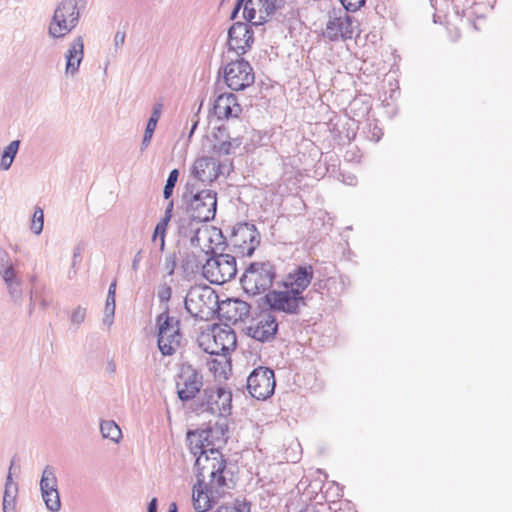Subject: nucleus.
Listing matches in <instances>:
<instances>
[{"label": "nucleus", "instance_id": "nucleus-29", "mask_svg": "<svg viewBox=\"0 0 512 512\" xmlns=\"http://www.w3.org/2000/svg\"><path fill=\"white\" fill-rule=\"evenodd\" d=\"M20 144V140H13L3 149L0 157V170L7 171L11 168Z\"/></svg>", "mask_w": 512, "mask_h": 512}, {"label": "nucleus", "instance_id": "nucleus-6", "mask_svg": "<svg viewBox=\"0 0 512 512\" xmlns=\"http://www.w3.org/2000/svg\"><path fill=\"white\" fill-rule=\"evenodd\" d=\"M210 252L213 255L202 265L203 277L210 283L217 285L233 279L237 274L235 257L225 253L217 254L213 249Z\"/></svg>", "mask_w": 512, "mask_h": 512}, {"label": "nucleus", "instance_id": "nucleus-1", "mask_svg": "<svg viewBox=\"0 0 512 512\" xmlns=\"http://www.w3.org/2000/svg\"><path fill=\"white\" fill-rule=\"evenodd\" d=\"M210 458L200 457L195 461L197 483L193 487V506L197 512H206L212 508L214 498L224 488H231L226 479V460L220 451L211 450Z\"/></svg>", "mask_w": 512, "mask_h": 512}, {"label": "nucleus", "instance_id": "nucleus-30", "mask_svg": "<svg viewBox=\"0 0 512 512\" xmlns=\"http://www.w3.org/2000/svg\"><path fill=\"white\" fill-rule=\"evenodd\" d=\"M39 486L41 494H47L48 491L58 490V480L54 467L50 465L45 466L42 471Z\"/></svg>", "mask_w": 512, "mask_h": 512}, {"label": "nucleus", "instance_id": "nucleus-52", "mask_svg": "<svg viewBox=\"0 0 512 512\" xmlns=\"http://www.w3.org/2000/svg\"><path fill=\"white\" fill-rule=\"evenodd\" d=\"M80 255H81V247L77 246L74 248V253H73V264H72L73 267H75L77 258L80 257Z\"/></svg>", "mask_w": 512, "mask_h": 512}, {"label": "nucleus", "instance_id": "nucleus-48", "mask_svg": "<svg viewBox=\"0 0 512 512\" xmlns=\"http://www.w3.org/2000/svg\"><path fill=\"white\" fill-rule=\"evenodd\" d=\"M14 487H18L16 483L13 482L11 472L8 473L5 483V490L4 491H13Z\"/></svg>", "mask_w": 512, "mask_h": 512}, {"label": "nucleus", "instance_id": "nucleus-24", "mask_svg": "<svg viewBox=\"0 0 512 512\" xmlns=\"http://www.w3.org/2000/svg\"><path fill=\"white\" fill-rule=\"evenodd\" d=\"M84 58V38L77 36L69 44V48L65 53V73L74 76L78 73L80 64Z\"/></svg>", "mask_w": 512, "mask_h": 512}, {"label": "nucleus", "instance_id": "nucleus-40", "mask_svg": "<svg viewBox=\"0 0 512 512\" xmlns=\"http://www.w3.org/2000/svg\"><path fill=\"white\" fill-rule=\"evenodd\" d=\"M86 318V308L77 306L71 313L70 321L73 325L79 327Z\"/></svg>", "mask_w": 512, "mask_h": 512}, {"label": "nucleus", "instance_id": "nucleus-49", "mask_svg": "<svg viewBox=\"0 0 512 512\" xmlns=\"http://www.w3.org/2000/svg\"><path fill=\"white\" fill-rule=\"evenodd\" d=\"M173 209H174V203H173V201L171 200V201L167 204V206H166V208H165L164 216H165V217H167V218H169V219H171V218H172V216H173Z\"/></svg>", "mask_w": 512, "mask_h": 512}, {"label": "nucleus", "instance_id": "nucleus-45", "mask_svg": "<svg viewBox=\"0 0 512 512\" xmlns=\"http://www.w3.org/2000/svg\"><path fill=\"white\" fill-rule=\"evenodd\" d=\"M15 267L14 263L12 262L9 254L5 251V250H0V271H2V269H7V268H13Z\"/></svg>", "mask_w": 512, "mask_h": 512}, {"label": "nucleus", "instance_id": "nucleus-54", "mask_svg": "<svg viewBox=\"0 0 512 512\" xmlns=\"http://www.w3.org/2000/svg\"><path fill=\"white\" fill-rule=\"evenodd\" d=\"M177 510V504L175 502L171 503L168 512H177Z\"/></svg>", "mask_w": 512, "mask_h": 512}, {"label": "nucleus", "instance_id": "nucleus-22", "mask_svg": "<svg viewBox=\"0 0 512 512\" xmlns=\"http://www.w3.org/2000/svg\"><path fill=\"white\" fill-rule=\"evenodd\" d=\"M241 111L242 108L233 93H222L214 101L213 112L218 119L237 118Z\"/></svg>", "mask_w": 512, "mask_h": 512}, {"label": "nucleus", "instance_id": "nucleus-11", "mask_svg": "<svg viewBox=\"0 0 512 512\" xmlns=\"http://www.w3.org/2000/svg\"><path fill=\"white\" fill-rule=\"evenodd\" d=\"M216 295L208 286L191 287L184 300L185 309L195 318L204 319L212 311Z\"/></svg>", "mask_w": 512, "mask_h": 512}, {"label": "nucleus", "instance_id": "nucleus-38", "mask_svg": "<svg viewBox=\"0 0 512 512\" xmlns=\"http://www.w3.org/2000/svg\"><path fill=\"white\" fill-rule=\"evenodd\" d=\"M18 487H14L13 491H4L2 509L3 512H14L16 507V497Z\"/></svg>", "mask_w": 512, "mask_h": 512}, {"label": "nucleus", "instance_id": "nucleus-53", "mask_svg": "<svg viewBox=\"0 0 512 512\" xmlns=\"http://www.w3.org/2000/svg\"><path fill=\"white\" fill-rule=\"evenodd\" d=\"M107 295L116 297V280L112 281V283L109 285Z\"/></svg>", "mask_w": 512, "mask_h": 512}, {"label": "nucleus", "instance_id": "nucleus-37", "mask_svg": "<svg viewBox=\"0 0 512 512\" xmlns=\"http://www.w3.org/2000/svg\"><path fill=\"white\" fill-rule=\"evenodd\" d=\"M43 226L44 211L41 207H36L32 217L30 229L35 235H40L43 231Z\"/></svg>", "mask_w": 512, "mask_h": 512}, {"label": "nucleus", "instance_id": "nucleus-25", "mask_svg": "<svg viewBox=\"0 0 512 512\" xmlns=\"http://www.w3.org/2000/svg\"><path fill=\"white\" fill-rule=\"evenodd\" d=\"M201 223L203 222L191 217V215L186 212L176 220L178 234L181 237L189 238L191 246L197 247L200 244L199 232Z\"/></svg>", "mask_w": 512, "mask_h": 512}, {"label": "nucleus", "instance_id": "nucleus-33", "mask_svg": "<svg viewBox=\"0 0 512 512\" xmlns=\"http://www.w3.org/2000/svg\"><path fill=\"white\" fill-rule=\"evenodd\" d=\"M46 508L51 512H58L61 509V500L58 490L48 491L41 494Z\"/></svg>", "mask_w": 512, "mask_h": 512}, {"label": "nucleus", "instance_id": "nucleus-47", "mask_svg": "<svg viewBox=\"0 0 512 512\" xmlns=\"http://www.w3.org/2000/svg\"><path fill=\"white\" fill-rule=\"evenodd\" d=\"M142 250H139L135 255H134V258L132 260V264H131V268L133 271H137L139 269V264L142 260Z\"/></svg>", "mask_w": 512, "mask_h": 512}, {"label": "nucleus", "instance_id": "nucleus-20", "mask_svg": "<svg viewBox=\"0 0 512 512\" xmlns=\"http://www.w3.org/2000/svg\"><path fill=\"white\" fill-rule=\"evenodd\" d=\"M214 137L217 143L213 145V152L219 156L234 153L242 144V136L231 133L229 124L220 126Z\"/></svg>", "mask_w": 512, "mask_h": 512}, {"label": "nucleus", "instance_id": "nucleus-12", "mask_svg": "<svg viewBox=\"0 0 512 512\" xmlns=\"http://www.w3.org/2000/svg\"><path fill=\"white\" fill-rule=\"evenodd\" d=\"M223 76L227 86L234 91L244 90L255 81L252 66L241 56L224 67Z\"/></svg>", "mask_w": 512, "mask_h": 512}, {"label": "nucleus", "instance_id": "nucleus-32", "mask_svg": "<svg viewBox=\"0 0 512 512\" xmlns=\"http://www.w3.org/2000/svg\"><path fill=\"white\" fill-rule=\"evenodd\" d=\"M170 221H171V219L163 216L161 218V220L156 224L154 232H153L152 240L153 241H157V239L160 240L159 246H160L161 251H163L165 248L166 231H167V227H168V224Z\"/></svg>", "mask_w": 512, "mask_h": 512}, {"label": "nucleus", "instance_id": "nucleus-27", "mask_svg": "<svg viewBox=\"0 0 512 512\" xmlns=\"http://www.w3.org/2000/svg\"><path fill=\"white\" fill-rule=\"evenodd\" d=\"M162 107L163 106L161 103H157L153 106L152 113L147 122L144 136L141 142V151H144L151 142L157 123L161 116Z\"/></svg>", "mask_w": 512, "mask_h": 512}, {"label": "nucleus", "instance_id": "nucleus-9", "mask_svg": "<svg viewBox=\"0 0 512 512\" xmlns=\"http://www.w3.org/2000/svg\"><path fill=\"white\" fill-rule=\"evenodd\" d=\"M226 430V426L224 428L223 425L216 424L214 427L188 431L187 441L191 453L197 456V459L200 457H212L211 450L219 451L214 447V439H219L220 436L223 437Z\"/></svg>", "mask_w": 512, "mask_h": 512}, {"label": "nucleus", "instance_id": "nucleus-28", "mask_svg": "<svg viewBox=\"0 0 512 512\" xmlns=\"http://www.w3.org/2000/svg\"><path fill=\"white\" fill-rule=\"evenodd\" d=\"M228 306V318L233 322L244 321L250 315V305L245 301L233 300Z\"/></svg>", "mask_w": 512, "mask_h": 512}, {"label": "nucleus", "instance_id": "nucleus-31", "mask_svg": "<svg viewBox=\"0 0 512 512\" xmlns=\"http://www.w3.org/2000/svg\"><path fill=\"white\" fill-rule=\"evenodd\" d=\"M100 432L103 438L118 443L122 438L119 426L113 420H104L100 423Z\"/></svg>", "mask_w": 512, "mask_h": 512}, {"label": "nucleus", "instance_id": "nucleus-8", "mask_svg": "<svg viewBox=\"0 0 512 512\" xmlns=\"http://www.w3.org/2000/svg\"><path fill=\"white\" fill-rule=\"evenodd\" d=\"M217 193L210 189L197 192L184 193L183 199L187 202L186 212L198 221L209 222L214 219L217 209Z\"/></svg>", "mask_w": 512, "mask_h": 512}, {"label": "nucleus", "instance_id": "nucleus-41", "mask_svg": "<svg viewBox=\"0 0 512 512\" xmlns=\"http://www.w3.org/2000/svg\"><path fill=\"white\" fill-rule=\"evenodd\" d=\"M172 295V288L167 283L158 286L157 297L161 303H168Z\"/></svg>", "mask_w": 512, "mask_h": 512}, {"label": "nucleus", "instance_id": "nucleus-21", "mask_svg": "<svg viewBox=\"0 0 512 512\" xmlns=\"http://www.w3.org/2000/svg\"><path fill=\"white\" fill-rule=\"evenodd\" d=\"M249 335L260 342H269L274 339L278 331V323L271 313L260 315L255 325L248 327Z\"/></svg>", "mask_w": 512, "mask_h": 512}, {"label": "nucleus", "instance_id": "nucleus-57", "mask_svg": "<svg viewBox=\"0 0 512 512\" xmlns=\"http://www.w3.org/2000/svg\"><path fill=\"white\" fill-rule=\"evenodd\" d=\"M30 281H31V283H32V286H33L34 284H39V283L37 282V277H36L35 275H33V276L31 277Z\"/></svg>", "mask_w": 512, "mask_h": 512}, {"label": "nucleus", "instance_id": "nucleus-7", "mask_svg": "<svg viewBox=\"0 0 512 512\" xmlns=\"http://www.w3.org/2000/svg\"><path fill=\"white\" fill-rule=\"evenodd\" d=\"M355 17L341 8H333L328 12V20L323 30V37L331 42L346 41L354 37L358 29Z\"/></svg>", "mask_w": 512, "mask_h": 512}, {"label": "nucleus", "instance_id": "nucleus-5", "mask_svg": "<svg viewBox=\"0 0 512 512\" xmlns=\"http://www.w3.org/2000/svg\"><path fill=\"white\" fill-rule=\"evenodd\" d=\"M158 328L157 345L164 356L173 355L182 341L180 320L169 315L168 306L156 318Z\"/></svg>", "mask_w": 512, "mask_h": 512}, {"label": "nucleus", "instance_id": "nucleus-14", "mask_svg": "<svg viewBox=\"0 0 512 512\" xmlns=\"http://www.w3.org/2000/svg\"><path fill=\"white\" fill-rule=\"evenodd\" d=\"M232 394L223 387L206 388L203 390L201 401L195 409L199 412L225 415L230 413Z\"/></svg>", "mask_w": 512, "mask_h": 512}, {"label": "nucleus", "instance_id": "nucleus-17", "mask_svg": "<svg viewBox=\"0 0 512 512\" xmlns=\"http://www.w3.org/2000/svg\"><path fill=\"white\" fill-rule=\"evenodd\" d=\"M231 243L243 256H252L260 244V234L254 224L239 223L233 229Z\"/></svg>", "mask_w": 512, "mask_h": 512}, {"label": "nucleus", "instance_id": "nucleus-36", "mask_svg": "<svg viewBox=\"0 0 512 512\" xmlns=\"http://www.w3.org/2000/svg\"><path fill=\"white\" fill-rule=\"evenodd\" d=\"M6 290L14 303L21 304L23 295L21 278L7 284Z\"/></svg>", "mask_w": 512, "mask_h": 512}, {"label": "nucleus", "instance_id": "nucleus-19", "mask_svg": "<svg viewBox=\"0 0 512 512\" xmlns=\"http://www.w3.org/2000/svg\"><path fill=\"white\" fill-rule=\"evenodd\" d=\"M236 334L231 329L215 328L210 339L208 336V346L204 351L211 355L227 354L236 348Z\"/></svg>", "mask_w": 512, "mask_h": 512}, {"label": "nucleus", "instance_id": "nucleus-44", "mask_svg": "<svg viewBox=\"0 0 512 512\" xmlns=\"http://www.w3.org/2000/svg\"><path fill=\"white\" fill-rule=\"evenodd\" d=\"M340 2L343 10L347 12H355L365 4V0H340Z\"/></svg>", "mask_w": 512, "mask_h": 512}, {"label": "nucleus", "instance_id": "nucleus-2", "mask_svg": "<svg viewBox=\"0 0 512 512\" xmlns=\"http://www.w3.org/2000/svg\"><path fill=\"white\" fill-rule=\"evenodd\" d=\"M86 8V0H62L54 10L48 25V35L53 39L64 38L72 32Z\"/></svg>", "mask_w": 512, "mask_h": 512}, {"label": "nucleus", "instance_id": "nucleus-46", "mask_svg": "<svg viewBox=\"0 0 512 512\" xmlns=\"http://www.w3.org/2000/svg\"><path fill=\"white\" fill-rule=\"evenodd\" d=\"M125 38H126V33L124 31H117L114 35V47H115V51H117L118 49H120L124 42H125Z\"/></svg>", "mask_w": 512, "mask_h": 512}, {"label": "nucleus", "instance_id": "nucleus-4", "mask_svg": "<svg viewBox=\"0 0 512 512\" xmlns=\"http://www.w3.org/2000/svg\"><path fill=\"white\" fill-rule=\"evenodd\" d=\"M285 0H237L231 12L230 19L235 20L241 8L245 22L255 25V28L263 26L276 10L282 8Z\"/></svg>", "mask_w": 512, "mask_h": 512}, {"label": "nucleus", "instance_id": "nucleus-15", "mask_svg": "<svg viewBox=\"0 0 512 512\" xmlns=\"http://www.w3.org/2000/svg\"><path fill=\"white\" fill-rule=\"evenodd\" d=\"M255 25L249 22L236 21L228 29V49L238 57L246 54L254 44Z\"/></svg>", "mask_w": 512, "mask_h": 512}, {"label": "nucleus", "instance_id": "nucleus-35", "mask_svg": "<svg viewBox=\"0 0 512 512\" xmlns=\"http://www.w3.org/2000/svg\"><path fill=\"white\" fill-rule=\"evenodd\" d=\"M115 308H116L115 296L107 295L105 307H104L103 324L107 325L108 327H110L113 324Z\"/></svg>", "mask_w": 512, "mask_h": 512}, {"label": "nucleus", "instance_id": "nucleus-42", "mask_svg": "<svg viewBox=\"0 0 512 512\" xmlns=\"http://www.w3.org/2000/svg\"><path fill=\"white\" fill-rule=\"evenodd\" d=\"M0 277L1 279L3 280L5 286L11 282H14L16 281L17 279H19L20 277L18 276V272L16 271V268L13 267V268H7V269H2V271H0Z\"/></svg>", "mask_w": 512, "mask_h": 512}, {"label": "nucleus", "instance_id": "nucleus-13", "mask_svg": "<svg viewBox=\"0 0 512 512\" xmlns=\"http://www.w3.org/2000/svg\"><path fill=\"white\" fill-rule=\"evenodd\" d=\"M250 395L257 400H266L274 393L276 381L274 371L259 366L250 373L246 381Z\"/></svg>", "mask_w": 512, "mask_h": 512}, {"label": "nucleus", "instance_id": "nucleus-23", "mask_svg": "<svg viewBox=\"0 0 512 512\" xmlns=\"http://www.w3.org/2000/svg\"><path fill=\"white\" fill-rule=\"evenodd\" d=\"M192 173L203 183L211 182L222 173L221 165L212 157H201L194 162Z\"/></svg>", "mask_w": 512, "mask_h": 512}, {"label": "nucleus", "instance_id": "nucleus-56", "mask_svg": "<svg viewBox=\"0 0 512 512\" xmlns=\"http://www.w3.org/2000/svg\"><path fill=\"white\" fill-rule=\"evenodd\" d=\"M197 124H198V122H197V121H195V122L193 123V125H192V127H191V130H190V134H189V136H191V135L193 134L194 130H195V129H196V127H197Z\"/></svg>", "mask_w": 512, "mask_h": 512}, {"label": "nucleus", "instance_id": "nucleus-43", "mask_svg": "<svg viewBox=\"0 0 512 512\" xmlns=\"http://www.w3.org/2000/svg\"><path fill=\"white\" fill-rule=\"evenodd\" d=\"M176 266H177L176 253L167 254L165 256L164 268H165L168 276H172L174 274Z\"/></svg>", "mask_w": 512, "mask_h": 512}, {"label": "nucleus", "instance_id": "nucleus-50", "mask_svg": "<svg viewBox=\"0 0 512 512\" xmlns=\"http://www.w3.org/2000/svg\"><path fill=\"white\" fill-rule=\"evenodd\" d=\"M157 499L152 498L148 504L147 512H157Z\"/></svg>", "mask_w": 512, "mask_h": 512}, {"label": "nucleus", "instance_id": "nucleus-18", "mask_svg": "<svg viewBox=\"0 0 512 512\" xmlns=\"http://www.w3.org/2000/svg\"><path fill=\"white\" fill-rule=\"evenodd\" d=\"M314 276V270L310 264H301L290 271L279 286L294 291V294L304 296L303 292L309 287Z\"/></svg>", "mask_w": 512, "mask_h": 512}, {"label": "nucleus", "instance_id": "nucleus-26", "mask_svg": "<svg viewBox=\"0 0 512 512\" xmlns=\"http://www.w3.org/2000/svg\"><path fill=\"white\" fill-rule=\"evenodd\" d=\"M29 302V314H32L36 304L46 310L52 303L51 290L45 284H34L30 289Z\"/></svg>", "mask_w": 512, "mask_h": 512}, {"label": "nucleus", "instance_id": "nucleus-3", "mask_svg": "<svg viewBox=\"0 0 512 512\" xmlns=\"http://www.w3.org/2000/svg\"><path fill=\"white\" fill-rule=\"evenodd\" d=\"M276 266L269 260L250 263L240 278L245 293L256 296L272 291L276 279Z\"/></svg>", "mask_w": 512, "mask_h": 512}, {"label": "nucleus", "instance_id": "nucleus-39", "mask_svg": "<svg viewBox=\"0 0 512 512\" xmlns=\"http://www.w3.org/2000/svg\"><path fill=\"white\" fill-rule=\"evenodd\" d=\"M178 176L179 171L177 169H173L172 171H170L163 189V197L165 199H169L172 196L173 190L178 180Z\"/></svg>", "mask_w": 512, "mask_h": 512}, {"label": "nucleus", "instance_id": "nucleus-10", "mask_svg": "<svg viewBox=\"0 0 512 512\" xmlns=\"http://www.w3.org/2000/svg\"><path fill=\"white\" fill-rule=\"evenodd\" d=\"M294 293V291L287 288L282 290L273 289L265 294L264 300L271 311L298 315L301 308L307 305V302L305 296Z\"/></svg>", "mask_w": 512, "mask_h": 512}, {"label": "nucleus", "instance_id": "nucleus-55", "mask_svg": "<svg viewBox=\"0 0 512 512\" xmlns=\"http://www.w3.org/2000/svg\"><path fill=\"white\" fill-rule=\"evenodd\" d=\"M301 512H319V511L316 510L314 507H307L306 509H304Z\"/></svg>", "mask_w": 512, "mask_h": 512}, {"label": "nucleus", "instance_id": "nucleus-16", "mask_svg": "<svg viewBox=\"0 0 512 512\" xmlns=\"http://www.w3.org/2000/svg\"><path fill=\"white\" fill-rule=\"evenodd\" d=\"M202 386V374L190 364L183 365L176 380L178 398L188 402L195 398Z\"/></svg>", "mask_w": 512, "mask_h": 512}, {"label": "nucleus", "instance_id": "nucleus-51", "mask_svg": "<svg viewBox=\"0 0 512 512\" xmlns=\"http://www.w3.org/2000/svg\"><path fill=\"white\" fill-rule=\"evenodd\" d=\"M215 512H238L235 507L232 506H220Z\"/></svg>", "mask_w": 512, "mask_h": 512}, {"label": "nucleus", "instance_id": "nucleus-34", "mask_svg": "<svg viewBox=\"0 0 512 512\" xmlns=\"http://www.w3.org/2000/svg\"><path fill=\"white\" fill-rule=\"evenodd\" d=\"M202 265L195 254H187L182 260L181 268L186 275H189L197 272L200 268L202 269Z\"/></svg>", "mask_w": 512, "mask_h": 512}]
</instances>
